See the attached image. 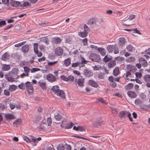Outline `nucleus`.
<instances>
[{"mask_svg": "<svg viewBox=\"0 0 150 150\" xmlns=\"http://www.w3.org/2000/svg\"><path fill=\"white\" fill-rule=\"evenodd\" d=\"M115 61L113 60L112 61H110L108 64V68L110 69L113 67L115 65L116 62Z\"/></svg>", "mask_w": 150, "mask_h": 150, "instance_id": "obj_26", "label": "nucleus"}, {"mask_svg": "<svg viewBox=\"0 0 150 150\" xmlns=\"http://www.w3.org/2000/svg\"><path fill=\"white\" fill-rule=\"evenodd\" d=\"M86 130L85 127L83 126H79V130L81 132L85 131Z\"/></svg>", "mask_w": 150, "mask_h": 150, "instance_id": "obj_58", "label": "nucleus"}, {"mask_svg": "<svg viewBox=\"0 0 150 150\" xmlns=\"http://www.w3.org/2000/svg\"><path fill=\"white\" fill-rule=\"evenodd\" d=\"M139 96L142 99L144 100L146 98V96L144 94V93H141L139 94Z\"/></svg>", "mask_w": 150, "mask_h": 150, "instance_id": "obj_63", "label": "nucleus"}, {"mask_svg": "<svg viewBox=\"0 0 150 150\" xmlns=\"http://www.w3.org/2000/svg\"><path fill=\"white\" fill-rule=\"evenodd\" d=\"M139 63H142V62H144L142 63L141 64L142 66L144 67H146L148 65V63L147 61L144 58L142 57H140L139 59Z\"/></svg>", "mask_w": 150, "mask_h": 150, "instance_id": "obj_16", "label": "nucleus"}, {"mask_svg": "<svg viewBox=\"0 0 150 150\" xmlns=\"http://www.w3.org/2000/svg\"><path fill=\"white\" fill-rule=\"evenodd\" d=\"M134 86L133 83H128L127 85L126 86L125 88L126 90L131 89Z\"/></svg>", "mask_w": 150, "mask_h": 150, "instance_id": "obj_33", "label": "nucleus"}, {"mask_svg": "<svg viewBox=\"0 0 150 150\" xmlns=\"http://www.w3.org/2000/svg\"><path fill=\"white\" fill-rule=\"evenodd\" d=\"M35 120L34 121L36 123H38L42 120V117L40 115H36L35 117Z\"/></svg>", "mask_w": 150, "mask_h": 150, "instance_id": "obj_31", "label": "nucleus"}, {"mask_svg": "<svg viewBox=\"0 0 150 150\" xmlns=\"http://www.w3.org/2000/svg\"><path fill=\"white\" fill-rule=\"evenodd\" d=\"M18 88L21 89L23 90L25 88V83H21L18 86Z\"/></svg>", "mask_w": 150, "mask_h": 150, "instance_id": "obj_46", "label": "nucleus"}, {"mask_svg": "<svg viewBox=\"0 0 150 150\" xmlns=\"http://www.w3.org/2000/svg\"><path fill=\"white\" fill-rule=\"evenodd\" d=\"M119 45L122 46L124 45L125 42V39L124 37H121L119 39Z\"/></svg>", "mask_w": 150, "mask_h": 150, "instance_id": "obj_29", "label": "nucleus"}, {"mask_svg": "<svg viewBox=\"0 0 150 150\" xmlns=\"http://www.w3.org/2000/svg\"><path fill=\"white\" fill-rule=\"evenodd\" d=\"M83 28L84 31L86 32H87L88 31H90V28L86 24H84L83 25Z\"/></svg>", "mask_w": 150, "mask_h": 150, "instance_id": "obj_52", "label": "nucleus"}, {"mask_svg": "<svg viewBox=\"0 0 150 150\" xmlns=\"http://www.w3.org/2000/svg\"><path fill=\"white\" fill-rule=\"evenodd\" d=\"M57 61L52 62H48L47 63V64L49 66H53L56 63H57Z\"/></svg>", "mask_w": 150, "mask_h": 150, "instance_id": "obj_59", "label": "nucleus"}, {"mask_svg": "<svg viewBox=\"0 0 150 150\" xmlns=\"http://www.w3.org/2000/svg\"><path fill=\"white\" fill-rule=\"evenodd\" d=\"M103 122H104L103 121L101 122H95L92 124V126L93 127H98L102 125L103 124Z\"/></svg>", "mask_w": 150, "mask_h": 150, "instance_id": "obj_22", "label": "nucleus"}, {"mask_svg": "<svg viewBox=\"0 0 150 150\" xmlns=\"http://www.w3.org/2000/svg\"><path fill=\"white\" fill-rule=\"evenodd\" d=\"M49 24V22L47 21H45L44 23H40L38 24V25L40 26H45L46 25Z\"/></svg>", "mask_w": 150, "mask_h": 150, "instance_id": "obj_62", "label": "nucleus"}, {"mask_svg": "<svg viewBox=\"0 0 150 150\" xmlns=\"http://www.w3.org/2000/svg\"><path fill=\"white\" fill-rule=\"evenodd\" d=\"M119 68L118 67H117L113 70V74L114 76H116L119 74Z\"/></svg>", "mask_w": 150, "mask_h": 150, "instance_id": "obj_28", "label": "nucleus"}, {"mask_svg": "<svg viewBox=\"0 0 150 150\" xmlns=\"http://www.w3.org/2000/svg\"><path fill=\"white\" fill-rule=\"evenodd\" d=\"M19 71V70L16 68H13L12 71L8 72L9 75H11L13 76V77H15V79H17L19 78V75H18V71Z\"/></svg>", "mask_w": 150, "mask_h": 150, "instance_id": "obj_5", "label": "nucleus"}, {"mask_svg": "<svg viewBox=\"0 0 150 150\" xmlns=\"http://www.w3.org/2000/svg\"><path fill=\"white\" fill-rule=\"evenodd\" d=\"M50 90L54 93L57 96H60L62 99L66 98V95L64 91L60 90L58 86L56 85L53 86Z\"/></svg>", "mask_w": 150, "mask_h": 150, "instance_id": "obj_1", "label": "nucleus"}, {"mask_svg": "<svg viewBox=\"0 0 150 150\" xmlns=\"http://www.w3.org/2000/svg\"><path fill=\"white\" fill-rule=\"evenodd\" d=\"M68 79H69V81L71 82H73L74 79V76L71 75H69L68 76Z\"/></svg>", "mask_w": 150, "mask_h": 150, "instance_id": "obj_61", "label": "nucleus"}, {"mask_svg": "<svg viewBox=\"0 0 150 150\" xmlns=\"http://www.w3.org/2000/svg\"><path fill=\"white\" fill-rule=\"evenodd\" d=\"M65 149V147L62 144H59L57 147V150H64Z\"/></svg>", "mask_w": 150, "mask_h": 150, "instance_id": "obj_40", "label": "nucleus"}, {"mask_svg": "<svg viewBox=\"0 0 150 150\" xmlns=\"http://www.w3.org/2000/svg\"><path fill=\"white\" fill-rule=\"evenodd\" d=\"M97 50L102 56H104L105 55V50L104 48L102 47H98Z\"/></svg>", "mask_w": 150, "mask_h": 150, "instance_id": "obj_21", "label": "nucleus"}, {"mask_svg": "<svg viewBox=\"0 0 150 150\" xmlns=\"http://www.w3.org/2000/svg\"><path fill=\"white\" fill-rule=\"evenodd\" d=\"M40 70V68H33L30 69V71L31 73H34Z\"/></svg>", "mask_w": 150, "mask_h": 150, "instance_id": "obj_49", "label": "nucleus"}, {"mask_svg": "<svg viewBox=\"0 0 150 150\" xmlns=\"http://www.w3.org/2000/svg\"><path fill=\"white\" fill-rule=\"evenodd\" d=\"M21 119L20 118H18L16 120H15L13 122V124L14 125V124H17V125H19V124L21 123Z\"/></svg>", "mask_w": 150, "mask_h": 150, "instance_id": "obj_56", "label": "nucleus"}, {"mask_svg": "<svg viewBox=\"0 0 150 150\" xmlns=\"http://www.w3.org/2000/svg\"><path fill=\"white\" fill-rule=\"evenodd\" d=\"M5 117L7 120H10L15 119V117L11 113L6 114Z\"/></svg>", "mask_w": 150, "mask_h": 150, "instance_id": "obj_17", "label": "nucleus"}, {"mask_svg": "<svg viewBox=\"0 0 150 150\" xmlns=\"http://www.w3.org/2000/svg\"><path fill=\"white\" fill-rule=\"evenodd\" d=\"M80 58L81 61V62H80V64H86L87 62H91L86 61L84 58L82 57L81 56H80Z\"/></svg>", "mask_w": 150, "mask_h": 150, "instance_id": "obj_39", "label": "nucleus"}, {"mask_svg": "<svg viewBox=\"0 0 150 150\" xmlns=\"http://www.w3.org/2000/svg\"><path fill=\"white\" fill-rule=\"evenodd\" d=\"M116 47V44H115L114 45H108L107 47V49L109 53H111L113 52L114 48H115Z\"/></svg>", "mask_w": 150, "mask_h": 150, "instance_id": "obj_18", "label": "nucleus"}, {"mask_svg": "<svg viewBox=\"0 0 150 150\" xmlns=\"http://www.w3.org/2000/svg\"><path fill=\"white\" fill-rule=\"evenodd\" d=\"M60 78L61 79H62L63 80L66 81H69V79H68V77H67L66 76L64 75H62L60 76Z\"/></svg>", "mask_w": 150, "mask_h": 150, "instance_id": "obj_57", "label": "nucleus"}, {"mask_svg": "<svg viewBox=\"0 0 150 150\" xmlns=\"http://www.w3.org/2000/svg\"><path fill=\"white\" fill-rule=\"evenodd\" d=\"M25 86L29 95L33 92L34 88L30 82L27 81L25 83Z\"/></svg>", "mask_w": 150, "mask_h": 150, "instance_id": "obj_3", "label": "nucleus"}, {"mask_svg": "<svg viewBox=\"0 0 150 150\" xmlns=\"http://www.w3.org/2000/svg\"><path fill=\"white\" fill-rule=\"evenodd\" d=\"M24 69V71L26 74H28L29 75V72H30V68L28 67H23Z\"/></svg>", "mask_w": 150, "mask_h": 150, "instance_id": "obj_45", "label": "nucleus"}, {"mask_svg": "<svg viewBox=\"0 0 150 150\" xmlns=\"http://www.w3.org/2000/svg\"><path fill=\"white\" fill-rule=\"evenodd\" d=\"M80 64V62H76L74 63H73L71 64V67H77Z\"/></svg>", "mask_w": 150, "mask_h": 150, "instance_id": "obj_51", "label": "nucleus"}, {"mask_svg": "<svg viewBox=\"0 0 150 150\" xmlns=\"http://www.w3.org/2000/svg\"><path fill=\"white\" fill-rule=\"evenodd\" d=\"M63 53V49L60 47H57L55 49V53L57 56L62 55Z\"/></svg>", "mask_w": 150, "mask_h": 150, "instance_id": "obj_9", "label": "nucleus"}, {"mask_svg": "<svg viewBox=\"0 0 150 150\" xmlns=\"http://www.w3.org/2000/svg\"><path fill=\"white\" fill-rule=\"evenodd\" d=\"M10 66L9 64H4L1 68V69L3 71H8L10 69Z\"/></svg>", "mask_w": 150, "mask_h": 150, "instance_id": "obj_23", "label": "nucleus"}, {"mask_svg": "<svg viewBox=\"0 0 150 150\" xmlns=\"http://www.w3.org/2000/svg\"><path fill=\"white\" fill-rule=\"evenodd\" d=\"M23 138L25 141L26 142H27L30 143L31 142L30 140V139L27 136H26L23 135Z\"/></svg>", "mask_w": 150, "mask_h": 150, "instance_id": "obj_50", "label": "nucleus"}, {"mask_svg": "<svg viewBox=\"0 0 150 150\" xmlns=\"http://www.w3.org/2000/svg\"><path fill=\"white\" fill-rule=\"evenodd\" d=\"M72 137H75V138H77L81 139H84V140H87L88 141H89V140L87 138H84V137H81L80 136H78L76 134L75 135H73Z\"/></svg>", "mask_w": 150, "mask_h": 150, "instance_id": "obj_44", "label": "nucleus"}, {"mask_svg": "<svg viewBox=\"0 0 150 150\" xmlns=\"http://www.w3.org/2000/svg\"><path fill=\"white\" fill-rule=\"evenodd\" d=\"M38 43H35L33 45V50L34 52H35L36 51H38Z\"/></svg>", "mask_w": 150, "mask_h": 150, "instance_id": "obj_53", "label": "nucleus"}, {"mask_svg": "<svg viewBox=\"0 0 150 150\" xmlns=\"http://www.w3.org/2000/svg\"><path fill=\"white\" fill-rule=\"evenodd\" d=\"M11 56L13 58L16 59L17 60L19 59L20 58L18 54L17 53L12 54L11 55Z\"/></svg>", "mask_w": 150, "mask_h": 150, "instance_id": "obj_36", "label": "nucleus"}, {"mask_svg": "<svg viewBox=\"0 0 150 150\" xmlns=\"http://www.w3.org/2000/svg\"><path fill=\"white\" fill-rule=\"evenodd\" d=\"M135 60V58L134 57H129L128 59H126V61L127 62L130 63L134 62Z\"/></svg>", "mask_w": 150, "mask_h": 150, "instance_id": "obj_38", "label": "nucleus"}, {"mask_svg": "<svg viewBox=\"0 0 150 150\" xmlns=\"http://www.w3.org/2000/svg\"><path fill=\"white\" fill-rule=\"evenodd\" d=\"M64 63L66 67L70 65L71 64V58H68L65 59L64 60Z\"/></svg>", "mask_w": 150, "mask_h": 150, "instance_id": "obj_24", "label": "nucleus"}, {"mask_svg": "<svg viewBox=\"0 0 150 150\" xmlns=\"http://www.w3.org/2000/svg\"><path fill=\"white\" fill-rule=\"evenodd\" d=\"M54 117L55 119L57 121L61 120L63 118L62 115L57 112L55 113Z\"/></svg>", "mask_w": 150, "mask_h": 150, "instance_id": "obj_25", "label": "nucleus"}, {"mask_svg": "<svg viewBox=\"0 0 150 150\" xmlns=\"http://www.w3.org/2000/svg\"><path fill=\"white\" fill-rule=\"evenodd\" d=\"M46 78L50 82H54L56 81V79L55 76L51 74H50L47 75L46 76Z\"/></svg>", "mask_w": 150, "mask_h": 150, "instance_id": "obj_8", "label": "nucleus"}, {"mask_svg": "<svg viewBox=\"0 0 150 150\" xmlns=\"http://www.w3.org/2000/svg\"><path fill=\"white\" fill-rule=\"evenodd\" d=\"M126 48L128 51L132 52L133 50L134 47L132 45H129L127 46Z\"/></svg>", "mask_w": 150, "mask_h": 150, "instance_id": "obj_41", "label": "nucleus"}, {"mask_svg": "<svg viewBox=\"0 0 150 150\" xmlns=\"http://www.w3.org/2000/svg\"><path fill=\"white\" fill-rule=\"evenodd\" d=\"M9 4L12 7L17 8L18 9L20 6L21 5V3L20 2L14 0H10Z\"/></svg>", "mask_w": 150, "mask_h": 150, "instance_id": "obj_6", "label": "nucleus"}, {"mask_svg": "<svg viewBox=\"0 0 150 150\" xmlns=\"http://www.w3.org/2000/svg\"><path fill=\"white\" fill-rule=\"evenodd\" d=\"M83 74L86 77H90L93 75V73L88 69H84L83 71Z\"/></svg>", "mask_w": 150, "mask_h": 150, "instance_id": "obj_10", "label": "nucleus"}, {"mask_svg": "<svg viewBox=\"0 0 150 150\" xmlns=\"http://www.w3.org/2000/svg\"><path fill=\"white\" fill-rule=\"evenodd\" d=\"M118 116L120 119L122 118H125L128 117L130 121L132 122L133 120L132 118L131 117V114L129 111H122L119 112Z\"/></svg>", "mask_w": 150, "mask_h": 150, "instance_id": "obj_2", "label": "nucleus"}, {"mask_svg": "<svg viewBox=\"0 0 150 150\" xmlns=\"http://www.w3.org/2000/svg\"><path fill=\"white\" fill-rule=\"evenodd\" d=\"M61 41V39L59 37H54L52 38L51 42L53 44H59Z\"/></svg>", "mask_w": 150, "mask_h": 150, "instance_id": "obj_13", "label": "nucleus"}, {"mask_svg": "<svg viewBox=\"0 0 150 150\" xmlns=\"http://www.w3.org/2000/svg\"><path fill=\"white\" fill-rule=\"evenodd\" d=\"M132 67H134V66L132 65L128 64L127 65L126 68L128 70L130 71H132Z\"/></svg>", "mask_w": 150, "mask_h": 150, "instance_id": "obj_64", "label": "nucleus"}, {"mask_svg": "<svg viewBox=\"0 0 150 150\" xmlns=\"http://www.w3.org/2000/svg\"><path fill=\"white\" fill-rule=\"evenodd\" d=\"M135 74L136 77L139 79H140L142 76V74L141 72H136Z\"/></svg>", "mask_w": 150, "mask_h": 150, "instance_id": "obj_55", "label": "nucleus"}, {"mask_svg": "<svg viewBox=\"0 0 150 150\" xmlns=\"http://www.w3.org/2000/svg\"><path fill=\"white\" fill-rule=\"evenodd\" d=\"M103 60L104 62L105 63L109 62L111 60L110 58H109V57H108V55H105V57L103 59Z\"/></svg>", "mask_w": 150, "mask_h": 150, "instance_id": "obj_42", "label": "nucleus"}, {"mask_svg": "<svg viewBox=\"0 0 150 150\" xmlns=\"http://www.w3.org/2000/svg\"><path fill=\"white\" fill-rule=\"evenodd\" d=\"M88 84L91 86L95 88H97L99 86L98 83L92 80H89L88 81Z\"/></svg>", "mask_w": 150, "mask_h": 150, "instance_id": "obj_14", "label": "nucleus"}, {"mask_svg": "<svg viewBox=\"0 0 150 150\" xmlns=\"http://www.w3.org/2000/svg\"><path fill=\"white\" fill-rule=\"evenodd\" d=\"M39 86L43 89H46V83H45L42 82L41 83L40 81L38 82Z\"/></svg>", "mask_w": 150, "mask_h": 150, "instance_id": "obj_34", "label": "nucleus"}, {"mask_svg": "<svg viewBox=\"0 0 150 150\" xmlns=\"http://www.w3.org/2000/svg\"><path fill=\"white\" fill-rule=\"evenodd\" d=\"M17 88V86L13 84L9 86L8 90L10 92H12L16 90Z\"/></svg>", "mask_w": 150, "mask_h": 150, "instance_id": "obj_27", "label": "nucleus"}, {"mask_svg": "<svg viewBox=\"0 0 150 150\" xmlns=\"http://www.w3.org/2000/svg\"><path fill=\"white\" fill-rule=\"evenodd\" d=\"M143 103V101L137 99H136L135 100V104L138 105H139L142 104Z\"/></svg>", "mask_w": 150, "mask_h": 150, "instance_id": "obj_54", "label": "nucleus"}, {"mask_svg": "<svg viewBox=\"0 0 150 150\" xmlns=\"http://www.w3.org/2000/svg\"><path fill=\"white\" fill-rule=\"evenodd\" d=\"M29 49V47L28 44H25L23 45L21 48V50L24 53L27 52Z\"/></svg>", "mask_w": 150, "mask_h": 150, "instance_id": "obj_19", "label": "nucleus"}, {"mask_svg": "<svg viewBox=\"0 0 150 150\" xmlns=\"http://www.w3.org/2000/svg\"><path fill=\"white\" fill-rule=\"evenodd\" d=\"M127 94L130 97L132 98H135L137 96L136 93L134 91H128Z\"/></svg>", "mask_w": 150, "mask_h": 150, "instance_id": "obj_15", "label": "nucleus"}, {"mask_svg": "<svg viewBox=\"0 0 150 150\" xmlns=\"http://www.w3.org/2000/svg\"><path fill=\"white\" fill-rule=\"evenodd\" d=\"M6 23L5 21L2 19H0V27H2V26L6 25Z\"/></svg>", "mask_w": 150, "mask_h": 150, "instance_id": "obj_43", "label": "nucleus"}, {"mask_svg": "<svg viewBox=\"0 0 150 150\" xmlns=\"http://www.w3.org/2000/svg\"><path fill=\"white\" fill-rule=\"evenodd\" d=\"M10 56L8 53L6 52L2 56L1 59L3 60L6 61L9 59Z\"/></svg>", "mask_w": 150, "mask_h": 150, "instance_id": "obj_20", "label": "nucleus"}, {"mask_svg": "<svg viewBox=\"0 0 150 150\" xmlns=\"http://www.w3.org/2000/svg\"><path fill=\"white\" fill-rule=\"evenodd\" d=\"M42 40L47 45L49 44L48 39L47 37H42L41 38Z\"/></svg>", "mask_w": 150, "mask_h": 150, "instance_id": "obj_37", "label": "nucleus"}, {"mask_svg": "<svg viewBox=\"0 0 150 150\" xmlns=\"http://www.w3.org/2000/svg\"><path fill=\"white\" fill-rule=\"evenodd\" d=\"M5 77L6 80L9 82H12L16 81L14 79L15 78L11 75L9 76L8 73V74H5Z\"/></svg>", "mask_w": 150, "mask_h": 150, "instance_id": "obj_12", "label": "nucleus"}, {"mask_svg": "<svg viewBox=\"0 0 150 150\" xmlns=\"http://www.w3.org/2000/svg\"><path fill=\"white\" fill-rule=\"evenodd\" d=\"M90 58L93 62H99L101 61L100 55L95 53H92L90 54Z\"/></svg>", "mask_w": 150, "mask_h": 150, "instance_id": "obj_4", "label": "nucleus"}, {"mask_svg": "<svg viewBox=\"0 0 150 150\" xmlns=\"http://www.w3.org/2000/svg\"><path fill=\"white\" fill-rule=\"evenodd\" d=\"M28 6H30V7L31 6V4L28 2L27 1L24 2L23 4H21L20 5V7L21 8H23L24 7H28Z\"/></svg>", "mask_w": 150, "mask_h": 150, "instance_id": "obj_35", "label": "nucleus"}, {"mask_svg": "<svg viewBox=\"0 0 150 150\" xmlns=\"http://www.w3.org/2000/svg\"><path fill=\"white\" fill-rule=\"evenodd\" d=\"M69 124V125H67L65 127V128L66 129H71L73 127L74 125V123L72 122H70Z\"/></svg>", "mask_w": 150, "mask_h": 150, "instance_id": "obj_47", "label": "nucleus"}, {"mask_svg": "<svg viewBox=\"0 0 150 150\" xmlns=\"http://www.w3.org/2000/svg\"><path fill=\"white\" fill-rule=\"evenodd\" d=\"M97 100H98L99 102H100L102 103H104V104H107L108 102H106L105 100H104L103 98H100L98 99H97Z\"/></svg>", "mask_w": 150, "mask_h": 150, "instance_id": "obj_60", "label": "nucleus"}, {"mask_svg": "<svg viewBox=\"0 0 150 150\" xmlns=\"http://www.w3.org/2000/svg\"><path fill=\"white\" fill-rule=\"evenodd\" d=\"M144 79L146 82H150V75L148 74H146L144 76Z\"/></svg>", "mask_w": 150, "mask_h": 150, "instance_id": "obj_32", "label": "nucleus"}, {"mask_svg": "<svg viewBox=\"0 0 150 150\" xmlns=\"http://www.w3.org/2000/svg\"><path fill=\"white\" fill-rule=\"evenodd\" d=\"M97 20V18L96 17L91 18L88 19L87 24L89 25H93L94 24L97 25L96 23Z\"/></svg>", "mask_w": 150, "mask_h": 150, "instance_id": "obj_7", "label": "nucleus"}, {"mask_svg": "<svg viewBox=\"0 0 150 150\" xmlns=\"http://www.w3.org/2000/svg\"><path fill=\"white\" fill-rule=\"evenodd\" d=\"M48 57L51 59H54L55 58L56 56L54 54L52 53L49 54Z\"/></svg>", "mask_w": 150, "mask_h": 150, "instance_id": "obj_48", "label": "nucleus"}, {"mask_svg": "<svg viewBox=\"0 0 150 150\" xmlns=\"http://www.w3.org/2000/svg\"><path fill=\"white\" fill-rule=\"evenodd\" d=\"M77 79H76V83L78 84L79 86L81 87H82L84 85V79H77V81L76 82Z\"/></svg>", "mask_w": 150, "mask_h": 150, "instance_id": "obj_11", "label": "nucleus"}, {"mask_svg": "<svg viewBox=\"0 0 150 150\" xmlns=\"http://www.w3.org/2000/svg\"><path fill=\"white\" fill-rule=\"evenodd\" d=\"M88 32L84 31V32H79V35L82 38L86 37L88 35Z\"/></svg>", "mask_w": 150, "mask_h": 150, "instance_id": "obj_30", "label": "nucleus"}]
</instances>
